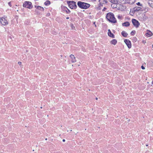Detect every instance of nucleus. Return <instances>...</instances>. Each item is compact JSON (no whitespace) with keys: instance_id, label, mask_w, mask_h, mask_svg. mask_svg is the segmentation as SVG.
<instances>
[{"instance_id":"f257e3e1","label":"nucleus","mask_w":153,"mask_h":153,"mask_svg":"<svg viewBox=\"0 0 153 153\" xmlns=\"http://www.w3.org/2000/svg\"><path fill=\"white\" fill-rule=\"evenodd\" d=\"M106 18L110 22L114 23L117 22L116 19L115 18L114 14L111 13H108L106 16Z\"/></svg>"},{"instance_id":"f03ea898","label":"nucleus","mask_w":153,"mask_h":153,"mask_svg":"<svg viewBox=\"0 0 153 153\" xmlns=\"http://www.w3.org/2000/svg\"><path fill=\"white\" fill-rule=\"evenodd\" d=\"M77 4L79 8L83 9H87L90 6L89 4L80 1H78Z\"/></svg>"},{"instance_id":"7ed1b4c3","label":"nucleus","mask_w":153,"mask_h":153,"mask_svg":"<svg viewBox=\"0 0 153 153\" xmlns=\"http://www.w3.org/2000/svg\"><path fill=\"white\" fill-rule=\"evenodd\" d=\"M67 3L69 7L72 9H76L77 8V5L76 2L73 1H68Z\"/></svg>"},{"instance_id":"20e7f679","label":"nucleus","mask_w":153,"mask_h":153,"mask_svg":"<svg viewBox=\"0 0 153 153\" xmlns=\"http://www.w3.org/2000/svg\"><path fill=\"white\" fill-rule=\"evenodd\" d=\"M23 7L29 9H31L33 7L32 3L30 2L27 1H25L24 3Z\"/></svg>"},{"instance_id":"39448f33","label":"nucleus","mask_w":153,"mask_h":153,"mask_svg":"<svg viewBox=\"0 0 153 153\" xmlns=\"http://www.w3.org/2000/svg\"><path fill=\"white\" fill-rule=\"evenodd\" d=\"M0 22L1 24L4 25H7L8 24V22L7 20L3 17H2L0 20Z\"/></svg>"},{"instance_id":"423d86ee","label":"nucleus","mask_w":153,"mask_h":153,"mask_svg":"<svg viewBox=\"0 0 153 153\" xmlns=\"http://www.w3.org/2000/svg\"><path fill=\"white\" fill-rule=\"evenodd\" d=\"M132 23L133 25L136 27L139 26L140 24L137 20L134 19H133L132 20Z\"/></svg>"},{"instance_id":"0eeeda50","label":"nucleus","mask_w":153,"mask_h":153,"mask_svg":"<svg viewBox=\"0 0 153 153\" xmlns=\"http://www.w3.org/2000/svg\"><path fill=\"white\" fill-rule=\"evenodd\" d=\"M124 42L128 48H131V45L130 41L128 39H126L124 40Z\"/></svg>"},{"instance_id":"6e6552de","label":"nucleus","mask_w":153,"mask_h":153,"mask_svg":"<svg viewBox=\"0 0 153 153\" xmlns=\"http://www.w3.org/2000/svg\"><path fill=\"white\" fill-rule=\"evenodd\" d=\"M152 33L149 30L147 31V33L146 34V36L148 37H150L152 35Z\"/></svg>"},{"instance_id":"1a4fd4ad","label":"nucleus","mask_w":153,"mask_h":153,"mask_svg":"<svg viewBox=\"0 0 153 153\" xmlns=\"http://www.w3.org/2000/svg\"><path fill=\"white\" fill-rule=\"evenodd\" d=\"M70 56L72 59L71 62H74L76 61L75 57L74 55L71 54L70 55Z\"/></svg>"},{"instance_id":"9d476101","label":"nucleus","mask_w":153,"mask_h":153,"mask_svg":"<svg viewBox=\"0 0 153 153\" xmlns=\"http://www.w3.org/2000/svg\"><path fill=\"white\" fill-rule=\"evenodd\" d=\"M108 35L111 37L112 38H114V35L111 32V31L109 29L108 30Z\"/></svg>"},{"instance_id":"9b49d317","label":"nucleus","mask_w":153,"mask_h":153,"mask_svg":"<svg viewBox=\"0 0 153 153\" xmlns=\"http://www.w3.org/2000/svg\"><path fill=\"white\" fill-rule=\"evenodd\" d=\"M99 1L101 5H102V4H105L107 2L106 0H99Z\"/></svg>"},{"instance_id":"f8f14e48","label":"nucleus","mask_w":153,"mask_h":153,"mask_svg":"<svg viewBox=\"0 0 153 153\" xmlns=\"http://www.w3.org/2000/svg\"><path fill=\"white\" fill-rule=\"evenodd\" d=\"M109 1L111 2V3L114 4H118L120 5L119 4H118V0H109Z\"/></svg>"},{"instance_id":"ddd939ff","label":"nucleus","mask_w":153,"mask_h":153,"mask_svg":"<svg viewBox=\"0 0 153 153\" xmlns=\"http://www.w3.org/2000/svg\"><path fill=\"white\" fill-rule=\"evenodd\" d=\"M34 7L36 8L37 9L41 11H43L44 10V8L41 6L35 5Z\"/></svg>"},{"instance_id":"4468645a","label":"nucleus","mask_w":153,"mask_h":153,"mask_svg":"<svg viewBox=\"0 0 153 153\" xmlns=\"http://www.w3.org/2000/svg\"><path fill=\"white\" fill-rule=\"evenodd\" d=\"M122 35L124 37H126L127 36L128 34L124 31H123L121 33Z\"/></svg>"},{"instance_id":"2eb2a0df","label":"nucleus","mask_w":153,"mask_h":153,"mask_svg":"<svg viewBox=\"0 0 153 153\" xmlns=\"http://www.w3.org/2000/svg\"><path fill=\"white\" fill-rule=\"evenodd\" d=\"M111 43L115 45L117 43V40L115 39H113L111 41Z\"/></svg>"},{"instance_id":"dca6fc26","label":"nucleus","mask_w":153,"mask_h":153,"mask_svg":"<svg viewBox=\"0 0 153 153\" xmlns=\"http://www.w3.org/2000/svg\"><path fill=\"white\" fill-rule=\"evenodd\" d=\"M130 25V24L129 22H126L123 23L122 25L125 27H128Z\"/></svg>"},{"instance_id":"f3484780","label":"nucleus","mask_w":153,"mask_h":153,"mask_svg":"<svg viewBox=\"0 0 153 153\" xmlns=\"http://www.w3.org/2000/svg\"><path fill=\"white\" fill-rule=\"evenodd\" d=\"M148 4L151 7H153V1L151 0H149L148 1Z\"/></svg>"},{"instance_id":"a211bd4d","label":"nucleus","mask_w":153,"mask_h":153,"mask_svg":"<svg viewBox=\"0 0 153 153\" xmlns=\"http://www.w3.org/2000/svg\"><path fill=\"white\" fill-rule=\"evenodd\" d=\"M135 0H128L127 3L132 4L135 2Z\"/></svg>"},{"instance_id":"6ab92c4d","label":"nucleus","mask_w":153,"mask_h":153,"mask_svg":"<svg viewBox=\"0 0 153 153\" xmlns=\"http://www.w3.org/2000/svg\"><path fill=\"white\" fill-rule=\"evenodd\" d=\"M120 1H121L120 2L121 3L123 4L124 3H127L128 0H120ZM119 1V2H120V1Z\"/></svg>"},{"instance_id":"aec40b11","label":"nucleus","mask_w":153,"mask_h":153,"mask_svg":"<svg viewBox=\"0 0 153 153\" xmlns=\"http://www.w3.org/2000/svg\"><path fill=\"white\" fill-rule=\"evenodd\" d=\"M64 9L65 10V11L67 13H69L71 12L66 7H64Z\"/></svg>"},{"instance_id":"412c9836","label":"nucleus","mask_w":153,"mask_h":153,"mask_svg":"<svg viewBox=\"0 0 153 153\" xmlns=\"http://www.w3.org/2000/svg\"><path fill=\"white\" fill-rule=\"evenodd\" d=\"M50 4V1H47L45 3V5H48Z\"/></svg>"},{"instance_id":"4be33fe9","label":"nucleus","mask_w":153,"mask_h":153,"mask_svg":"<svg viewBox=\"0 0 153 153\" xmlns=\"http://www.w3.org/2000/svg\"><path fill=\"white\" fill-rule=\"evenodd\" d=\"M141 8L140 7H135L134 8V10L135 11H138L140 10H141Z\"/></svg>"},{"instance_id":"5701e85b","label":"nucleus","mask_w":153,"mask_h":153,"mask_svg":"<svg viewBox=\"0 0 153 153\" xmlns=\"http://www.w3.org/2000/svg\"><path fill=\"white\" fill-rule=\"evenodd\" d=\"M117 4H112L111 5V6L113 8H116L117 7Z\"/></svg>"},{"instance_id":"b1692460","label":"nucleus","mask_w":153,"mask_h":153,"mask_svg":"<svg viewBox=\"0 0 153 153\" xmlns=\"http://www.w3.org/2000/svg\"><path fill=\"white\" fill-rule=\"evenodd\" d=\"M135 30H133L132 31L131 33V35H133L135 34Z\"/></svg>"},{"instance_id":"393cba45","label":"nucleus","mask_w":153,"mask_h":153,"mask_svg":"<svg viewBox=\"0 0 153 153\" xmlns=\"http://www.w3.org/2000/svg\"><path fill=\"white\" fill-rule=\"evenodd\" d=\"M122 16H120V15H118L117 16V18L118 19H121L122 18Z\"/></svg>"},{"instance_id":"a878e982","label":"nucleus","mask_w":153,"mask_h":153,"mask_svg":"<svg viewBox=\"0 0 153 153\" xmlns=\"http://www.w3.org/2000/svg\"><path fill=\"white\" fill-rule=\"evenodd\" d=\"M138 5H139L141 6L142 5L140 4V3L139 2H138L136 4Z\"/></svg>"},{"instance_id":"bb28decb","label":"nucleus","mask_w":153,"mask_h":153,"mask_svg":"<svg viewBox=\"0 0 153 153\" xmlns=\"http://www.w3.org/2000/svg\"><path fill=\"white\" fill-rule=\"evenodd\" d=\"M141 68L143 69H145V67L143 65L141 66Z\"/></svg>"},{"instance_id":"cd10ccee","label":"nucleus","mask_w":153,"mask_h":153,"mask_svg":"<svg viewBox=\"0 0 153 153\" xmlns=\"http://www.w3.org/2000/svg\"><path fill=\"white\" fill-rule=\"evenodd\" d=\"M18 64L19 65H21L22 64V62H18Z\"/></svg>"},{"instance_id":"c85d7f7f","label":"nucleus","mask_w":153,"mask_h":153,"mask_svg":"<svg viewBox=\"0 0 153 153\" xmlns=\"http://www.w3.org/2000/svg\"><path fill=\"white\" fill-rule=\"evenodd\" d=\"M106 8L105 7H104L103 9L102 10V11H104L105 10Z\"/></svg>"},{"instance_id":"c756f323","label":"nucleus","mask_w":153,"mask_h":153,"mask_svg":"<svg viewBox=\"0 0 153 153\" xmlns=\"http://www.w3.org/2000/svg\"><path fill=\"white\" fill-rule=\"evenodd\" d=\"M62 141L63 142H65V139H63V140H62Z\"/></svg>"},{"instance_id":"7c9ffc66","label":"nucleus","mask_w":153,"mask_h":153,"mask_svg":"<svg viewBox=\"0 0 153 153\" xmlns=\"http://www.w3.org/2000/svg\"><path fill=\"white\" fill-rule=\"evenodd\" d=\"M66 19H69V17H67V18H66Z\"/></svg>"},{"instance_id":"2f4dec72","label":"nucleus","mask_w":153,"mask_h":153,"mask_svg":"<svg viewBox=\"0 0 153 153\" xmlns=\"http://www.w3.org/2000/svg\"><path fill=\"white\" fill-rule=\"evenodd\" d=\"M96 100H97L98 99L97 98V97H96Z\"/></svg>"},{"instance_id":"473e14b6","label":"nucleus","mask_w":153,"mask_h":153,"mask_svg":"<svg viewBox=\"0 0 153 153\" xmlns=\"http://www.w3.org/2000/svg\"><path fill=\"white\" fill-rule=\"evenodd\" d=\"M47 140V138H46L45 139V140Z\"/></svg>"},{"instance_id":"72a5a7b5","label":"nucleus","mask_w":153,"mask_h":153,"mask_svg":"<svg viewBox=\"0 0 153 153\" xmlns=\"http://www.w3.org/2000/svg\"><path fill=\"white\" fill-rule=\"evenodd\" d=\"M94 24L95 25V22H94Z\"/></svg>"},{"instance_id":"f704fd0d","label":"nucleus","mask_w":153,"mask_h":153,"mask_svg":"<svg viewBox=\"0 0 153 153\" xmlns=\"http://www.w3.org/2000/svg\"><path fill=\"white\" fill-rule=\"evenodd\" d=\"M40 108H42V107H40Z\"/></svg>"},{"instance_id":"c9c22d12","label":"nucleus","mask_w":153,"mask_h":153,"mask_svg":"<svg viewBox=\"0 0 153 153\" xmlns=\"http://www.w3.org/2000/svg\"><path fill=\"white\" fill-rule=\"evenodd\" d=\"M148 146V145H146V146Z\"/></svg>"},{"instance_id":"e433bc0d","label":"nucleus","mask_w":153,"mask_h":153,"mask_svg":"<svg viewBox=\"0 0 153 153\" xmlns=\"http://www.w3.org/2000/svg\"><path fill=\"white\" fill-rule=\"evenodd\" d=\"M95 25V26L96 27V25Z\"/></svg>"}]
</instances>
